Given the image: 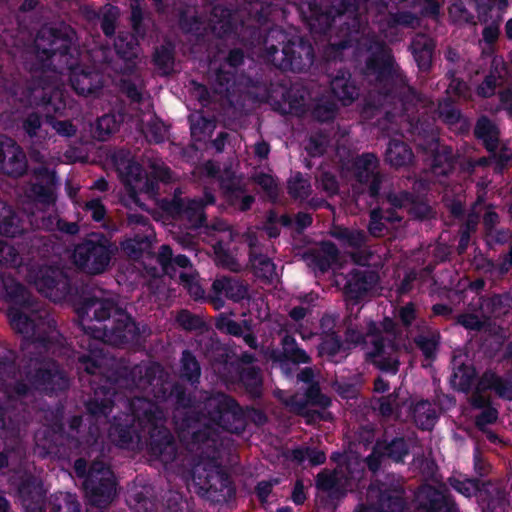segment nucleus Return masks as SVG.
Masks as SVG:
<instances>
[{
	"label": "nucleus",
	"mask_w": 512,
	"mask_h": 512,
	"mask_svg": "<svg viewBox=\"0 0 512 512\" xmlns=\"http://www.w3.org/2000/svg\"><path fill=\"white\" fill-rule=\"evenodd\" d=\"M299 49L305 53L306 63L310 64L312 62L311 49L305 46H299Z\"/></svg>",
	"instance_id": "obj_54"
},
{
	"label": "nucleus",
	"mask_w": 512,
	"mask_h": 512,
	"mask_svg": "<svg viewBox=\"0 0 512 512\" xmlns=\"http://www.w3.org/2000/svg\"><path fill=\"white\" fill-rule=\"evenodd\" d=\"M70 81L74 90L80 95H89L101 85L97 73H88L82 68H76L72 71Z\"/></svg>",
	"instance_id": "obj_5"
},
{
	"label": "nucleus",
	"mask_w": 512,
	"mask_h": 512,
	"mask_svg": "<svg viewBox=\"0 0 512 512\" xmlns=\"http://www.w3.org/2000/svg\"><path fill=\"white\" fill-rule=\"evenodd\" d=\"M406 444L402 439H397L391 442L386 448L385 452L381 453V457L387 456L392 460L399 462L406 455Z\"/></svg>",
	"instance_id": "obj_13"
},
{
	"label": "nucleus",
	"mask_w": 512,
	"mask_h": 512,
	"mask_svg": "<svg viewBox=\"0 0 512 512\" xmlns=\"http://www.w3.org/2000/svg\"><path fill=\"white\" fill-rule=\"evenodd\" d=\"M44 89H45V91L51 93V96L47 100L46 103L50 104L51 106H53V109L56 112L62 110L65 107V104H64L63 99H62V96H63L62 91L59 90V89H54L52 91L51 87H45Z\"/></svg>",
	"instance_id": "obj_23"
},
{
	"label": "nucleus",
	"mask_w": 512,
	"mask_h": 512,
	"mask_svg": "<svg viewBox=\"0 0 512 512\" xmlns=\"http://www.w3.org/2000/svg\"><path fill=\"white\" fill-rule=\"evenodd\" d=\"M337 237L346 240L352 246H356L363 241L364 234L360 231L343 230L337 234Z\"/></svg>",
	"instance_id": "obj_24"
},
{
	"label": "nucleus",
	"mask_w": 512,
	"mask_h": 512,
	"mask_svg": "<svg viewBox=\"0 0 512 512\" xmlns=\"http://www.w3.org/2000/svg\"><path fill=\"white\" fill-rule=\"evenodd\" d=\"M217 327L219 330L229 334L237 335L240 332V327L228 318H220L217 322Z\"/></svg>",
	"instance_id": "obj_28"
},
{
	"label": "nucleus",
	"mask_w": 512,
	"mask_h": 512,
	"mask_svg": "<svg viewBox=\"0 0 512 512\" xmlns=\"http://www.w3.org/2000/svg\"><path fill=\"white\" fill-rule=\"evenodd\" d=\"M374 330L375 326H373V330L366 336L365 341H371L375 344V352L371 353V356L374 359V363L381 369L387 372L395 373L397 371L398 362L394 357H391L390 354L386 357V350H392V347H385L384 345H379L374 340Z\"/></svg>",
	"instance_id": "obj_6"
},
{
	"label": "nucleus",
	"mask_w": 512,
	"mask_h": 512,
	"mask_svg": "<svg viewBox=\"0 0 512 512\" xmlns=\"http://www.w3.org/2000/svg\"><path fill=\"white\" fill-rule=\"evenodd\" d=\"M246 293V290L243 288V287H238V294H237V297L240 298V297H243Z\"/></svg>",
	"instance_id": "obj_63"
},
{
	"label": "nucleus",
	"mask_w": 512,
	"mask_h": 512,
	"mask_svg": "<svg viewBox=\"0 0 512 512\" xmlns=\"http://www.w3.org/2000/svg\"><path fill=\"white\" fill-rule=\"evenodd\" d=\"M293 501L296 504H302L305 500V494L303 490V486L301 484H296L293 495H292Z\"/></svg>",
	"instance_id": "obj_41"
},
{
	"label": "nucleus",
	"mask_w": 512,
	"mask_h": 512,
	"mask_svg": "<svg viewBox=\"0 0 512 512\" xmlns=\"http://www.w3.org/2000/svg\"><path fill=\"white\" fill-rule=\"evenodd\" d=\"M386 158L393 166H403L412 160V152L406 144L394 141L389 144Z\"/></svg>",
	"instance_id": "obj_7"
},
{
	"label": "nucleus",
	"mask_w": 512,
	"mask_h": 512,
	"mask_svg": "<svg viewBox=\"0 0 512 512\" xmlns=\"http://www.w3.org/2000/svg\"><path fill=\"white\" fill-rule=\"evenodd\" d=\"M166 130L165 128L162 126V125H159V126H156V130L154 131L153 128H147L144 133L146 135V137L152 141H155V142H158L160 141L164 134H165Z\"/></svg>",
	"instance_id": "obj_32"
},
{
	"label": "nucleus",
	"mask_w": 512,
	"mask_h": 512,
	"mask_svg": "<svg viewBox=\"0 0 512 512\" xmlns=\"http://www.w3.org/2000/svg\"><path fill=\"white\" fill-rule=\"evenodd\" d=\"M339 349L340 345L338 341L333 338H330L321 344L319 352L320 354L327 353L329 355H334Z\"/></svg>",
	"instance_id": "obj_31"
},
{
	"label": "nucleus",
	"mask_w": 512,
	"mask_h": 512,
	"mask_svg": "<svg viewBox=\"0 0 512 512\" xmlns=\"http://www.w3.org/2000/svg\"><path fill=\"white\" fill-rule=\"evenodd\" d=\"M461 324L469 329H476L479 327V320L472 315H465L460 320Z\"/></svg>",
	"instance_id": "obj_39"
},
{
	"label": "nucleus",
	"mask_w": 512,
	"mask_h": 512,
	"mask_svg": "<svg viewBox=\"0 0 512 512\" xmlns=\"http://www.w3.org/2000/svg\"><path fill=\"white\" fill-rule=\"evenodd\" d=\"M451 485L461 494L466 497H470L477 490V485L471 480L460 481L453 479Z\"/></svg>",
	"instance_id": "obj_19"
},
{
	"label": "nucleus",
	"mask_w": 512,
	"mask_h": 512,
	"mask_svg": "<svg viewBox=\"0 0 512 512\" xmlns=\"http://www.w3.org/2000/svg\"><path fill=\"white\" fill-rule=\"evenodd\" d=\"M118 128V122L113 115H105L101 117L96 124L94 135L99 140H105L111 133Z\"/></svg>",
	"instance_id": "obj_10"
},
{
	"label": "nucleus",
	"mask_w": 512,
	"mask_h": 512,
	"mask_svg": "<svg viewBox=\"0 0 512 512\" xmlns=\"http://www.w3.org/2000/svg\"><path fill=\"white\" fill-rule=\"evenodd\" d=\"M87 210L91 211L93 219L100 221L105 214L104 207L97 200H92L86 204Z\"/></svg>",
	"instance_id": "obj_30"
},
{
	"label": "nucleus",
	"mask_w": 512,
	"mask_h": 512,
	"mask_svg": "<svg viewBox=\"0 0 512 512\" xmlns=\"http://www.w3.org/2000/svg\"><path fill=\"white\" fill-rule=\"evenodd\" d=\"M172 251L168 246H162L159 253V262L165 273H171Z\"/></svg>",
	"instance_id": "obj_26"
},
{
	"label": "nucleus",
	"mask_w": 512,
	"mask_h": 512,
	"mask_svg": "<svg viewBox=\"0 0 512 512\" xmlns=\"http://www.w3.org/2000/svg\"><path fill=\"white\" fill-rule=\"evenodd\" d=\"M435 411L428 402H421L414 409V420L423 429H430L435 422Z\"/></svg>",
	"instance_id": "obj_8"
},
{
	"label": "nucleus",
	"mask_w": 512,
	"mask_h": 512,
	"mask_svg": "<svg viewBox=\"0 0 512 512\" xmlns=\"http://www.w3.org/2000/svg\"><path fill=\"white\" fill-rule=\"evenodd\" d=\"M426 512H452L451 506L448 504L444 496L439 493L434 495V498L431 501L430 506L427 508Z\"/></svg>",
	"instance_id": "obj_21"
},
{
	"label": "nucleus",
	"mask_w": 512,
	"mask_h": 512,
	"mask_svg": "<svg viewBox=\"0 0 512 512\" xmlns=\"http://www.w3.org/2000/svg\"><path fill=\"white\" fill-rule=\"evenodd\" d=\"M310 377H311V371L308 369L303 370L301 372V374L299 375V379L302 381H309Z\"/></svg>",
	"instance_id": "obj_57"
},
{
	"label": "nucleus",
	"mask_w": 512,
	"mask_h": 512,
	"mask_svg": "<svg viewBox=\"0 0 512 512\" xmlns=\"http://www.w3.org/2000/svg\"><path fill=\"white\" fill-rule=\"evenodd\" d=\"M375 389L378 392H385L388 389V385L382 378H379L375 381Z\"/></svg>",
	"instance_id": "obj_50"
},
{
	"label": "nucleus",
	"mask_w": 512,
	"mask_h": 512,
	"mask_svg": "<svg viewBox=\"0 0 512 512\" xmlns=\"http://www.w3.org/2000/svg\"><path fill=\"white\" fill-rule=\"evenodd\" d=\"M255 152L260 157H266L269 153V147L266 143H258L255 146Z\"/></svg>",
	"instance_id": "obj_48"
},
{
	"label": "nucleus",
	"mask_w": 512,
	"mask_h": 512,
	"mask_svg": "<svg viewBox=\"0 0 512 512\" xmlns=\"http://www.w3.org/2000/svg\"><path fill=\"white\" fill-rule=\"evenodd\" d=\"M400 317L405 324H409L414 318V308L412 305L404 306L400 311Z\"/></svg>",
	"instance_id": "obj_38"
},
{
	"label": "nucleus",
	"mask_w": 512,
	"mask_h": 512,
	"mask_svg": "<svg viewBox=\"0 0 512 512\" xmlns=\"http://www.w3.org/2000/svg\"><path fill=\"white\" fill-rule=\"evenodd\" d=\"M334 94L344 103L348 104L356 94L355 88L347 83L344 79H335L332 82Z\"/></svg>",
	"instance_id": "obj_11"
},
{
	"label": "nucleus",
	"mask_w": 512,
	"mask_h": 512,
	"mask_svg": "<svg viewBox=\"0 0 512 512\" xmlns=\"http://www.w3.org/2000/svg\"><path fill=\"white\" fill-rule=\"evenodd\" d=\"M255 274L259 277L271 279L275 274V266L268 259H261L253 263Z\"/></svg>",
	"instance_id": "obj_16"
},
{
	"label": "nucleus",
	"mask_w": 512,
	"mask_h": 512,
	"mask_svg": "<svg viewBox=\"0 0 512 512\" xmlns=\"http://www.w3.org/2000/svg\"><path fill=\"white\" fill-rule=\"evenodd\" d=\"M376 217H377V213L373 212L372 213V222L370 223L369 229L372 234L379 235L382 229L380 227V224L376 221Z\"/></svg>",
	"instance_id": "obj_45"
},
{
	"label": "nucleus",
	"mask_w": 512,
	"mask_h": 512,
	"mask_svg": "<svg viewBox=\"0 0 512 512\" xmlns=\"http://www.w3.org/2000/svg\"><path fill=\"white\" fill-rule=\"evenodd\" d=\"M106 14H107V16H111L112 18H115L118 14V11L115 7L111 6L106 9Z\"/></svg>",
	"instance_id": "obj_59"
},
{
	"label": "nucleus",
	"mask_w": 512,
	"mask_h": 512,
	"mask_svg": "<svg viewBox=\"0 0 512 512\" xmlns=\"http://www.w3.org/2000/svg\"><path fill=\"white\" fill-rule=\"evenodd\" d=\"M68 233H75L77 231L76 226L74 224L69 225V227L66 229Z\"/></svg>",
	"instance_id": "obj_64"
},
{
	"label": "nucleus",
	"mask_w": 512,
	"mask_h": 512,
	"mask_svg": "<svg viewBox=\"0 0 512 512\" xmlns=\"http://www.w3.org/2000/svg\"><path fill=\"white\" fill-rule=\"evenodd\" d=\"M495 81L491 78L486 79L484 84L480 86L479 93L483 96H488L493 92Z\"/></svg>",
	"instance_id": "obj_42"
},
{
	"label": "nucleus",
	"mask_w": 512,
	"mask_h": 512,
	"mask_svg": "<svg viewBox=\"0 0 512 512\" xmlns=\"http://www.w3.org/2000/svg\"><path fill=\"white\" fill-rule=\"evenodd\" d=\"M463 373L461 370L454 373V384L459 386L460 388L464 389L465 387L469 386L471 384L470 375L468 376V379L465 381H462Z\"/></svg>",
	"instance_id": "obj_44"
},
{
	"label": "nucleus",
	"mask_w": 512,
	"mask_h": 512,
	"mask_svg": "<svg viewBox=\"0 0 512 512\" xmlns=\"http://www.w3.org/2000/svg\"><path fill=\"white\" fill-rule=\"evenodd\" d=\"M272 485L269 482H261L258 484L256 491L258 497L261 499V501L266 500L268 495L271 492Z\"/></svg>",
	"instance_id": "obj_37"
},
{
	"label": "nucleus",
	"mask_w": 512,
	"mask_h": 512,
	"mask_svg": "<svg viewBox=\"0 0 512 512\" xmlns=\"http://www.w3.org/2000/svg\"><path fill=\"white\" fill-rule=\"evenodd\" d=\"M297 221L300 226L305 227L311 223V218L309 215L306 214L298 215Z\"/></svg>",
	"instance_id": "obj_52"
},
{
	"label": "nucleus",
	"mask_w": 512,
	"mask_h": 512,
	"mask_svg": "<svg viewBox=\"0 0 512 512\" xmlns=\"http://www.w3.org/2000/svg\"><path fill=\"white\" fill-rule=\"evenodd\" d=\"M484 38L487 40V41H493L497 35H498V28L497 27H488L484 30Z\"/></svg>",
	"instance_id": "obj_46"
},
{
	"label": "nucleus",
	"mask_w": 512,
	"mask_h": 512,
	"mask_svg": "<svg viewBox=\"0 0 512 512\" xmlns=\"http://www.w3.org/2000/svg\"><path fill=\"white\" fill-rule=\"evenodd\" d=\"M507 34L510 38H512V20H509L506 24Z\"/></svg>",
	"instance_id": "obj_61"
},
{
	"label": "nucleus",
	"mask_w": 512,
	"mask_h": 512,
	"mask_svg": "<svg viewBox=\"0 0 512 512\" xmlns=\"http://www.w3.org/2000/svg\"><path fill=\"white\" fill-rule=\"evenodd\" d=\"M294 456L300 461L307 458L312 464H321L325 460L324 453L320 451L306 450L303 452L302 450H297L294 452Z\"/></svg>",
	"instance_id": "obj_20"
},
{
	"label": "nucleus",
	"mask_w": 512,
	"mask_h": 512,
	"mask_svg": "<svg viewBox=\"0 0 512 512\" xmlns=\"http://www.w3.org/2000/svg\"><path fill=\"white\" fill-rule=\"evenodd\" d=\"M47 125L51 126L58 134L69 136L75 131L74 127L66 121H48Z\"/></svg>",
	"instance_id": "obj_27"
},
{
	"label": "nucleus",
	"mask_w": 512,
	"mask_h": 512,
	"mask_svg": "<svg viewBox=\"0 0 512 512\" xmlns=\"http://www.w3.org/2000/svg\"><path fill=\"white\" fill-rule=\"evenodd\" d=\"M111 307V304L108 302L95 301L88 305L87 314L91 312L97 320H104L109 316Z\"/></svg>",
	"instance_id": "obj_17"
},
{
	"label": "nucleus",
	"mask_w": 512,
	"mask_h": 512,
	"mask_svg": "<svg viewBox=\"0 0 512 512\" xmlns=\"http://www.w3.org/2000/svg\"><path fill=\"white\" fill-rule=\"evenodd\" d=\"M7 464L6 456L0 453V468L4 467Z\"/></svg>",
	"instance_id": "obj_62"
},
{
	"label": "nucleus",
	"mask_w": 512,
	"mask_h": 512,
	"mask_svg": "<svg viewBox=\"0 0 512 512\" xmlns=\"http://www.w3.org/2000/svg\"><path fill=\"white\" fill-rule=\"evenodd\" d=\"M179 322L187 329L192 328L190 315L188 313H181L178 318Z\"/></svg>",
	"instance_id": "obj_49"
},
{
	"label": "nucleus",
	"mask_w": 512,
	"mask_h": 512,
	"mask_svg": "<svg viewBox=\"0 0 512 512\" xmlns=\"http://www.w3.org/2000/svg\"><path fill=\"white\" fill-rule=\"evenodd\" d=\"M56 501L54 512H79L78 504L71 494H61Z\"/></svg>",
	"instance_id": "obj_15"
},
{
	"label": "nucleus",
	"mask_w": 512,
	"mask_h": 512,
	"mask_svg": "<svg viewBox=\"0 0 512 512\" xmlns=\"http://www.w3.org/2000/svg\"><path fill=\"white\" fill-rule=\"evenodd\" d=\"M32 493L30 485H26L23 488L20 489L19 494L22 499V504L26 509H29L30 503L29 498L27 497Z\"/></svg>",
	"instance_id": "obj_43"
},
{
	"label": "nucleus",
	"mask_w": 512,
	"mask_h": 512,
	"mask_svg": "<svg viewBox=\"0 0 512 512\" xmlns=\"http://www.w3.org/2000/svg\"><path fill=\"white\" fill-rule=\"evenodd\" d=\"M497 418V412L495 409H488L478 419L479 424L491 423Z\"/></svg>",
	"instance_id": "obj_40"
},
{
	"label": "nucleus",
	"mask_w": 512,
	"mask_h": 512,
	"mask_svg": "<svg viewBox=\"0 0 512 512\" xmlns=\"http://www.w3.org/2000/svg\"><path fill=\"white\" fill-rule=\"evenodd\" d=\"M317 484L324 490H330L337 484V474L321 473L318 475Z\"/></svg>",
	"instance_id": "obj_25"
},
{
	"label": "nucleus",
	"mask_w": 512,
	"mask_h": 512,
	"mask_svg": "<svg viewBox=\"0 0 512 512\" xmlns=\"http://www.w3.org/2000/svg\"><path fill=\"white\" fill-rule=\"evenodd\" d=\"M102 28H103V31L105 32V34H107V35L111 34L114 30L112 22L109 21L107 19V17L104 19V21L102 23Z\"/></svg>",
	"instance_id": "obj_51"
},
{
	"label": "nucleus",
	"mask_w": 512,
	"mask_h": 512,
	"mask_svg": "<svg viewBox=\"0 0 512 512\" xmlns=\"http://www.w3.org/2000/svg\"><path fill=\"white\" fill-rule=\"evenodd\" d=\"M182 361L185 374L188 378L191 379L199 375V366L193 356H191L189 353H185Z\"/></svg>",
	"instance_id": "obj_22"
},
{
	"label": "nucleus",
	"mask_w": 512,
	"mask_h": 512,
	"mask_svg": "<svg viewBox=\"0 0 512 512\" xmlns=\"http://www.w3.org/2000/svg\"><path fill=\"white\" fill-rule=\"evenodd\" d=\"M85 461L84 460H78L76 461L75 463V469H76V472L79 474V475H83L84 472H85Z\"/></svg>",
	"instance_id": "obj_53"
},
{
	"label": "nucleus",
	"mask_w": 512,
	"mask_h": 512,
	"mask_svg": "<svg viewBox=\"0 0 512 512\" xmlns=\"http://www.w3.org/2000/svg\"><path fill=\"white\" fill-rule=\"evenodd\" d=\"M362 163L366 171V177H369L374 173L376 168V159L372 155H367L363 160L358 162L359 167L362 165Z\"/></svg>",
	"instance_id": "obj_34"
},
{
	"label": "nucleus",
	"mask_w": 512,
	"mask_h": 512,
	"mask_svg": "<svg viewBox=\"0 0 512 512\" xmlns=\"http://www.w3.org/2000/svg\"><path fill=\"white\" fill-rule=\"evenodd\" d=\"M414 54L415 58L418 62V65L421 69L428 68L431 61V50L430 48H425L421 52H417V48L414 46Z\"/></svg>",
	"instance_id": "obj_29"
},
{
	"label": "nucleus",
	"mask_w": 512,
	"mask_h": 512,
	"mask_svg": "<svg viewBox=\"0 0 512 512\" xmlns=\"http://www.w3.org/2000/svg\"><path fill=\"white\" fill-rule=\"evenodd\" d=\"M476 135L483 139L487 148L492 150L495 148L498 131L496 127L487 119H480L475 128Z\"/></svg>",
	"instance_id": "obj_9"
},
{
	"label": "nucleus",
	"mask_w": 512,
	"mask_h": 512,
	"mask_svg": "<svg viewBox=\"0 0 512 512\" xmlns=\"http://www.w3.org/2000/svg\"><path fill=\"white\" fill-rule=\"evenodd\" d=\"M87 492L91 491V501L98 505L100 502L94 498V494L105 496L106 500H110L115 490V479L113 473L102 463L94 464L85 482Z\"/></svg>",
	"instance_id": "obj_2"
},
{
	"label": "nucleus",
	"mask_w": 512,
	"mask_h": 512,
	"mask_svg": "<svg viewBox=\"0 0 512 512\" xmlns=\"http://www.w3.org/2000/svg\"><path fill=\"white\" fill-rule=\"evenodd\" d=\"M419 345L426 357H431L435 353L436 343L433 340L421 339Z\"/></svg>",
	"instance_id": "obj_36"
},
{
	"label": "nucleus",
	"mask_w": 512,
	"mask_h": 512,
	"mask_svg": "<svg viewBox=\"0 0 512 512\" xmlns=\"http://www.w3.org/2000/svg\"><path fill=\"white\" fill-rule=\"evenodd\" d=\"M323 251L328 255V259L326 261V263H323L320 265V270L321 271H324L327 267L331 266L332 265V262L334 261L335 257H336V249L334 247V245L332 244H325L323 246Z\"/></svg>",
	"instance_id": "obj_33"
},
{
	"label": "nucleus",
	"mask_w": 512,
	"mask_h": 512,
	"mask_svg": "<svg viewBox=\"0 0 512 512\" xmlns=\"http://www.w3.org/2000/svg\"><path fill=\"white\" fill-rule=\"evenodd\" d=\"M25 130L31 136L36 135V129L40 127V120L37 116L29 117L25 122Z\"/></svg>",
	"instance_id": "obj_35"
},
{
	"label": "nucleus",
	"mask_w": 512,
	"mask_h": 512,
	"mask_svg": "<svg viewBox=\"0 0 512 512\" xmlns=\"http://www.w3.org/2000/svg\"><path fill=\"white\" fill-rule=\"evenodd\" d=\"M73 260L76 265L91 274L105 270L110 261V252L102 244L84 243L75 248Z\"/></svg>",
	"instance_id": "obj_1"
},
{
	"label": "nucleus",
	"mask_w": 512,
	"mask_h": 512,
	"mask_svg": "<svg viewBox=\"0 0 512 512\" xmlns=\"http://www.w3.org/2000/svg\"><path fill=\"white\" fill-rule=\"evenodd\" d=\"M8 508H9L8 501L4 497L0 496V512H7Z\"/></svg>",
	"instance_id": "obj_56"
},
{
	"label": "nucleus",
	"mask_w": 512,
	"mask_h": 512,
	"mask_svg": "<svg viewBox=\"0 0 512 512\" xmlns=\"http://www.w3.org/2000/svg\"><path fill=\"white\" fill-rule=\"evenodd\" d=\"M171 264V273L168 274L172 277H179L180 281L188 289L191 295L194 297H201L203 295V290L195 281L193 272L191 270L184 271L189 265L188 258L182 255L177 256L172 260Z\"/></svg>",
	"instance_id": "obj_4"
},
{
	"label": "nucleus",
	"mask_w": 512,
	"mask_h": 512,
	"mask_svg": "<svg viewBox=\"0 0 512 512\" xmlns=\"http://www.w3.org/2000/svg\"><path fill=\"white\" fill-rule=\"evenodd\" d=\"M260 184H262L266 189L272 190L276 185L275 181L270 176H262L259 178Z\"/></svg>",
	"instance_id": "obj_47"
},
{
	"label": "nucleus",
	"mask_w": 512,
	"mask_h": 512,
	"mask_svg": "<svg viewBox=\"0 0 512 512\" xmlns=\"http://www.w3.org/2000/svg\"><path fill=\"white\" fill-rule=\"evenodd\" d=\"M12 327L19 333H27L31 328V323L27 316L20 313L15 308H11L8 312Z\"/></svg>",
	"instance_id": "obj_12"
},
{
	"label": "nucleus",
	"mask_w": 512,
	"mask_h": 512,
	"mask_svg": "<svg viewBox=\"0 0 512 512\" xmlns=\"http://www.w3.org/2000/svg\"><path fill=\"white\" fill-rule=\"evenodd\" d=\"M283 348L287 357L291 358L294 361L298 362H307L308 356L307 354L295 346V341L293 338L285 337L283 339Z\"/></svg>",
	"instance_id": "obj_14"
},
{
	"label": "nucleus",
	"mask_w": 512,
	"mask_h": 512,
	"mask_svg": "<svg viewBox=\"0 0 512 512\" xmlns=\"http://www.w3.org/2000/svg\"><path fill=\"white\" fill-rule=\"evenodd\" d=\"M25 159L12 139L0 136V168L6 173L20 175L25 170Z\"/></svg>",
	"instance_id": "obj_3"
},
{
	"label": "nucleus",
	"mask_w": 512,
	"mask_h": 512,
	"mask_svg": "<svg viewBox=\"0 0 512 512\" xmlns=\"http://www.w3.org/2000/svg\"><path fill=\"white\" fill-rule=\"evenodd\" d=\"M52 271L50 269H46L45 271H41L42 277L35 279V285L37 289L46 294L47 296H51L50 289L54 283L53 278L49 275Z\"/></svg>",
	"instance_id": "obj_18"
},
{
	"label": "nucleus",
	"mask_w": 512,
	"mask_h": 512,
	"mask_svg": "<svg viewBox=\"0 0 512 512\" xmlns=\"http://www.w3.org/2000/svg\"><path fill=\"white\" fill-rule=\"evenodd\" d=\"M304 309L302 308H298V309H293L291 311V316L294 318V319H301L304 317Z\"/></svg>",
	"instance_id": "obj_55"
},
{
	"label": "nucleus",
	"mask_w": 512,
	"mask_h": 512,
	"mask_svg": "<svg viewBox=\"0 0 512 512\" xmlns=\"http://www.w3.org/2000/svg\"><path fill=\"white\" fill-rule=\"evenodd\" d=\"M251 202H252L251 197H249V196L244 197L243 201H242L241 209L245 210V209L249 208Z\"/></svg>",
	"instance_id": "obj_58"
},
{
	"label": "nucleus",
	"mask_w": 512,
	"mask_h": 512,
	"mask_svg": "<svg viewBox=\"0 0 512 512\" xmlns=\"http://www.w3.org/2000/svg\"><path fill=\"white\" fill-rule=\"evenodd\" d=\"M368 466L371 470H376L377 465L375 464L374 456L368 458Z\"/></svg>",
	"instance_id": "obj_60"
}]
</instances>
